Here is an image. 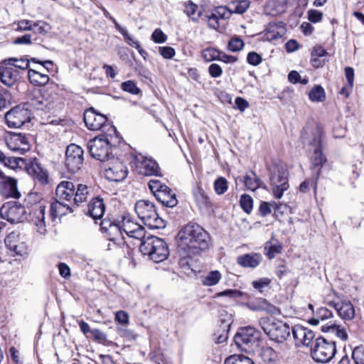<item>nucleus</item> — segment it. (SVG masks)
I'll return each instance as SVG.
<instances>
[{"label":"nucleus","mask_w":364,"mask_h":364,"mask_svg":"<svg viewBox=\"0 0 364 364\" xmlns=\"http://www.w3.org/2000/svg\"><path fill=\"white\" fill-rule=\"evenodd\" d=\"M8 148L16 152L24 154L29 151L30 144L25 134L11 132L6 138Z\"/></svg>","instance_id":"17"},{"label":"nucleus","mask_w":364,"mask_h":364,"mask_svg":"<svg viewBox=\"0 0 364 364\" xmlns=\"http://www.w3.org/2000/svg\"><path fill=\"white\" fill-rule=\"evenodd\" d=\"M84 122L86 127L90 130H100L104 129L107 118L105 115L97 113L93 108L87 109L84 113Z\"/></svg>","instance_id":"20"},{"label":"nucleus","mask_w":364,"mask_h":364,"mask_svg":"<svg viewBox=\"0 0 364 364\" xmlns=\"http://www.w3.org/2000/svg\"><path fill=\"white\" fill-rule=\"evenodd\" d=\"M151 39L156 43H163L166 41L167 36L160 28H156L151 35Z\"/></svg>","instance_id":"58"},{"label":"nucleus","mask_w":364,"mask_h":364,"mask_svg":"<svg viewBox=\"0 0 364 364\" xmlns=\"http://www.w3.org/2000/svg\"><path fill=\"white\" fill-rule=\"evenodd\" d=\"M247 307L255 311H264L269 314H275L279 312V309L274 305L269 304L264 299H257L247 304Z\"/></svg>","instance_id":"29"},{"label":"nucleus","mask_w":364,"mask_h":364,"mask_svg":"<svg viewBox=\"0 0 364 364\" xmlns=\"http://www.w3.org/2000/svg\"><path fill=\"white\" fill-rule=\"evenodd\" d=\"M262 357L269 361L275 360L277 358V353L275 350L271 347H266L262 349Z\"/></svg>","instance_id":"60"},{"label":"nucleus","mask_w":364,"mask_h":364,"mask_svg":"<svg viewBox=\"0 0 364 364\" xmlns=\"http://www.w3.org/2000/svg\"><path fill=\"white\" fill-rule=\"evenodd\" d=\"M159 53L166 59H171L175 55V50L170 46L159 47Z\"/></svg>","instance_id":"62"},{"label":"nucleus","mask_w":364,"mask_h":364,"mask_svg":"<svg viewBox=\"0 0 364 364\" xmlns=\"http://www.w3.org/2000/svg\"><path fill=\"white\" fill-rule=\"evenodd\" d=\"M75 193V186L73 183L68 181L60 182L56 187L55 196L56 198L70 202L73 200Z\"/></svg>","instance_id":"27"},{"label":"nucleus","mask_w":364,"mask_h":364,"mask_svg":"<svg viewBox=\"0 0 364 364\" xmlns=\"http://www.w3.org/2000/svg\"><path fill=\"white\" fill-rule=\"evenodd\" d=\"M83 160V150L80 146L75 144L68 146L65 152V165L69 172L75 173L79 171L82 165Z\"/></svg>","instance_id":"15"},{"label":"nucleus","mask_w":364,"mask_h":364,"mask_svg":"<svg viewBox=\"0 0 364 364\" xmlns=\"http://www.w3.org/2000/svg\"><path fill=\"white\" fill-rule=\"evenodd\" d=\"M4 64L9 65L10 66L14 67V68H19L21 70H26L29 68V61L26 58H9L4 60Z\"/></svg>","instance_id":"41"},{"label":"nucleus","mask_w":364,"mask_h":364,"mask_svg":"<svg viewBox=\"0 0 364 364\" xmlns=\"http://www.w3.org/2000/svg\"><path fill=\"white\" fill-rule=\"evenodd\" d=\"M31 112L25 105L16 106L6 112L5 119L11 128H20L31 119Z\"/></svg>","instance_id":"12"},{"label":"nucleus","mask_w":364,"mask_h":364,"mask_svg":"<svg viewBox=\"0 0 364 364\" xmlns=\"http://www.w3.org/2000/svg\"><path fill=\"white\" fill-rule=\"evenodd\" d=\"M28 77L31 83L36 86L46 85L49 81V77L47 74L41 73L34 69H28Z\"/></svg>","instance_id":"34"},{"label":"nucleus","mask_w":364,"mask_h":364,"mask_svg":"<svg viewBox=\"0 0 364 364\" xmlns=\"http://www.w3.org/2000/svg\"><path fill=\"white\" fill-rule=\"evenodd\" d=\"M352 358L355 364H364V350L360 347H356L352 353Z\"/></svg>","instance_id":"57"},{"label":"nucleus","mask_w":364,"mask_h":364,"mask_svg":"<svg viewBox=\"0 0 364 364\" xmlns=\"http://www.w3.org/2000/svg\"><path fill=\"white\" fill-rule=\"evenodd\" d=\"M0 192L6 198H19L21 193L17 188V181L12 177L6 176L0 171Z\"/></svg>","instance_id":"22"},{"label":"nucleus","mask_w":364,"mask_h":364,"mask_svg":"<svg viewBox=\"0 0 364 364\" xmlns=\"http://www.w3.org/2000/svg\"><path fill=\"white\" fill-rule=\"evenodd\" d=\"M105 211V205L100 198H93L88 204V214L94 220L101 219Z\"/></svg>","instance_id":"30"},{"label":"nucleus","mask_w":364,"mask_h":364,"mask_svg":"<svg viewBox=\"0 0 364 364\" xmlns=\"http://www.w3.org/2000/svg\"><path fill=\"white\" fill-rule=\"evenodd\" d=\"M328 304L334 308L338 316L343 320H351L355 316V309L353 304L348 301L331 300L327 301Z\"/></svg>","instance_id":"24"},{"label":"nucleus","mask_w":364,"mask_h":364,"mask_svg":"<svg viewBox=\"0 0 364 364\" xmlns=\"http://www.w3.org/2000/svg\"><path fill=\"white\" fill-rule=\"evenodd\" d=\"M225 364H254V363L245 355H233L226 358Z\"/></svg>","instance_id":"47"},{"label":"nucleus","mask_w":364,"mask_h":364,"mask_svg":"<svg viewBox=\"0 0 364 364\" xmlns=\"http://www.w3.org/2000/svg\"><path fill=\"white\" fill-rule=\"evenodd\" d=\"M228 188V182L224 177H219L214 181V190L218 195L224 194Z\"/></svg>","instance_id":"48"},{"label":"nucleus","mask_w":364,"mask_h":364,"mask_svg":"<svg viewBox=\"0 0 364 364\" xmlns=\"http://www.w3.org/2000/svg\"><path fill=\"white\" fill-rule=\"evenodd\" d=\"M122 232H124L129 237L143 240L145 237L144 228L139 224L134 223L129 215L122 218Z\"/></svg>","instance_id":"21"},{"label":"nucleus","mask_w":364,"mask_h":364,"mask_svg":"<svg viewBox=\"0 0 364 364\" xmlns=\"http://www.w3.org/2000/svg\"><path fill=\"white\" fill-rule=\"evenodd\" d=\"M135 211L145 225L150 229H160L166 226L164 220L159 216L152 202L140 200L135 204Z\"/></svg>","instance_id":"3"},{"label":"nucleus","mask_w":364,"mask_h":364,"mask_svg":"<svg viewBox=\"0 0 364 364\" xmlns=\"http://www.w3.org/2000/svg\"><path fill=\"white\" fill-rule=\"evenodd\" d=\"M134 168L135 171L143 176H159L160 168L157 162L151 158H147L141 154L134 156Z\"/></svg>","instance_id":"14"},{"label":"nucleus","mask_w":364,"mask_h":364,"mask_svg":"<svg viewBox=\"0 0 364 364\" xmlns=\"http://www.w3.org/2000/svg\"><path fill=\"white\" fill-rule=\"evenodd\" d=\"M321 136L322 132L317 127L312 132V139L309 142L313 150V154L311 156L312 168H318L316 172L315 181L313 183L315 186L317 185V181L321 175V168L327 161V159L322 151Z\"/></svg>","instance_id":"6"},{"label":"nucleus","mask_w":364,"mask_h":364,"mask_svg":"<svg viewBox=\"0 0 364 364\" xmlns=\"http://www.w3.org/2000/svg\"><path fill=\"white\" fill-rule=\"evenodd\" d=\"M241 296V292L237 289H227L216 294V297L228 296L230 298H238Z\"/></svg>","instance_id":"61"},{"label":"nucleus","mask_w":364,"mask_h":364,"mask_svg":"<svg viewBox=\"0 0 364 364\" xmlns=\"http://www.w3.org/2000/svg\"><path fill=\"white\" fill-rule=\"evenodd\" d=\"M336 353V342L328 341L323 337L317 338L311 347V356L316 363H328L335 356Z\"/></svg>","instance_id":"7"},{"label":"nucleus","mask_w":364,"mask_h":364,"mask_svg":"<svg viewBox=\"0 0 364 364\" xmlns=\"http://www.w3.org/2000/svg\"><path fill=\"white\" fill-rule=\"evenodd\" d=\"M121 89L132 95H138L141 91L133 80L123 82L121 84Z\"/></svg>","instance_id":"54"},{"label":"nucleus","mask_w":364,"mask_h":364,"mask_svg":"<svg viewBox=\"0 0 364 364\" xmlns=\"http://www.w3.org/2000/svg\"><path fill=\"white\" fill-rule=\"evenodd\" d=\"M260 335V332L254 327H242L238 329L234 341L241 351L250 353L259 346Z\"/></svg>","instance_id":"5"},{"label":"nucleus","mask_w":364,"mask_h":364,"mask_svg":"<svg viewBox=\"0 0 364 364\" xmlns=\"http://www.w3.org/2000/svg\"><path fill=\"white\" fill-rule=\"evenodd\" d=\"M47 94H43L38 89H33L27 92V102L25 105L29 108L33 107L39 110L50 109L53 100L47 97Z\"/></svg>","instance_id":"16"},{"label":"nucleus","mask_w":364,"mask_h":364,"mask_svg":"<svg viewBox=\"0 0 364 364\" xmlns=\"http://www.w3.org/2000/svg\"><path fill=\"white\" fill-rule=\"evenodd\" d=\"M149 188L156 198L163 205L173 208L178 203L176 194L171 189L161 183L159 180L152 179L149 182Z\"/></svg>","instance_id":"9"},{"label":"nucleus","mask_w":364,"mask_h":364,"mask_svg":"<svg viewBox=\"0 0 364 364\" xmlns=\"http://www.w3.org/2000/svg\"><path fill=\"white\" fill-rule=\"evenodd\" d=\"M323 14L317 10L311 9L308 11V18L312 23H318L321 21Z\"/></svg>","instance_id":"63"},{"label":"nucleus","mask_w":364,"mask_h":364,"mask_svg":"<svg viewBox=\"0 0 364 364\" xmlns=\"http://www.w3.org/2000/svg\"><path fill=\"white\" fill-rule=\"evenodd\" d=\"M222 278L221 273L218 270L210 271L206 275L201 277V282L205 286L217 284Z\"/></svg>","instance_id":"38"},{"label":"nucleus","mask_w":364,"mask_h":364,"mask_svg":"<svg viewBox=\"0 0 364 364\" xmlns=\"http://www.w3.org/2000/svg\"><path fill=\"white\" fill-rule=\"evenodd\" d=\"M281 205V203H277L275 202H272V203L262 202L259 208V211L262 217H265L271 213L270 206L274 207L276 210H279Z\"/></svg>","instance_id":"51"},{"label":"nucleus","mask_w":364,"mask_h":364,"mask_svg":"<svg viewBox=\"0 0 364 364\" xmlns=\"http://www.w3.org/2000/svg\"><path fill=\"white\" fill-rule=\"evenodd\" d=\"M262 56L255 51L250 52L247 56V61L249 64L256 66L261 63Z\"/></svg>","instance_id":"59"},{"label":"nucleus","mask_w":364,"mask_h":364,"mask_svg":"<svg viewBox=\"0 0 364 364\" xmlns=\"http://www.w3.org/2000/svg\"><path fill=\"white\" fill-rule=\"evenodd\" d=\"M269 181L272 195L280 199L289 188L287 169L283 166L274 165L270 168Z\"/></svg>","instance_id":"8"},{"label":"nucleus","mask_w":364,"mask_h":364,"mask_svg":"<svg viewBox=\"0 0 364 364\" xmlns=\"http://www.w3.org/2000/svg\"><path fill=\"white\" fill-rule=\"evenodd\" d=\"M267 9L272 15H277L284 10V1L269 0L267 4Z\"/></svg>","instance_id":"42"},{"label":"nucleus","mask_w":364,"mask_h":364,"mask_svg":"<svg viewBox=\"0 0 364 364\" xmlns=\"http://www.w3.org/2000/svg\"><path fill=\"white\" fill-rule=\"evenodd\" d=\"M100 227L109 240L119 245L123 242L122 220L117 221L107 217L102 220Z\"/></svg>","instance_id":"13"},{"label":"nucleus","mask_w":364,"mask_h":364,"mask_svg":"<svg viewBox=\"0 0 364 364\" xmlns=\"http://www.w3.org/2000/svg\"><path fill=\"white\" fill-rule=\"evenodd\" d=\"M45 210L46 207L42 203H36L31 210L28 218L37 228V230L41 234H45L46 232L45 223Z\"/></svg>","instance_id":"19"},{"label":"nucleus","mask_w":364,"mask_h":364,"mask_svg":"<svg viewBox=\"0 0 364 364\" xmlns=\"http://www.w3.org/2000/svg\"><path fill=\"white\" fill-rule=\"evenodd\" d=\"M117 30L124 36L126 42L131 46L134 47L139 53L143 56L144 54H146V51L144 50L139 44L138 41L134 40L132 36L129 35L127 30L124 28H122L119 24H117Z\"/></svg>","instance_id":"36"},{"label":"nucleus","mask_w":364,"mask_h":364,"mask_svg":"<svg viewBox=\"0 0 364 364\" xmlns=\"http://www.w3.org/2000/svg\"><path fill=\"white\" fill-rule=\"evenodd\" d=\"M65 201L55 198L50 204V214L53 218L62 217L69 213H73V210L70 205Z\"/></svg>","instance_id":"31"},{"label":"nucleus","mask_w":364,"mask_h":364,"mask_svg":"<svg viewBox=\"0 0 364 364\" xmlns=\"http://www.w3.org/2000/svg\"><path fill=\"white\" fill-rule=\"evenodd\" d=\"M309 99L313 102H323L325 98V91L320 85L314 87L309 94Z\"/></svg>","instance_id":"45"},{"label":"nucleus","mask_w":364,"mask_h":364,"mask_svg":"<svg viewBox=\"0 0 364 364\" xmlns=\"http://www.w3.org/2000/svg\"><path fill=\"white\" fill-rule=\"evenodd\" d=\"M245 46L244 41L238 36H233L228 42V48L232 52L241 50Z\"/></svg>","instance_id":"50"},{"label":"nucleus","mask_w":364,"mask_h":364,"mask_svg":"<svg viewBox=\"0 0 364 364\" xmlns=\"http://www.w3.org/2000/svg\"><path fill=\"white\" fill-rule=\"evenodd\" d=\"M244 183L247 189L255 191L262 186V182L254 171H250V173L245 175Z\"/></svg>","instance_id":"35"},{"label":"nucleus","mask_w":364,"mask_h":364,"mask_svg":"<svg viewBox=\"0 0 364 364\" xmlns=\"http://www.w3.org/2000/svg\"><path fill=\"white\" fill-rule=\"evenodd\" d=\"M293 337L297 345L309 346L314 341L315 333L311 329L301 326H295L291 328Z\"/></svg>","instance_id":"25"},{"label":"nucleus","mask_w":364,"mask_h":364,"mask_svg":"<svg viewBox=\"0 0 364 364\" xmlns=\"http://www.w3.org/2000/svg\"><path fill=\"white\" fill-rule=\"evenodd\" d=\"M267 38L274 40L282 38L285 33L284 23L279 22H270L265 29Z\"/></svg>","instance_id":"32"},{"label":"nucleus","mask_w":364,"mask_h":364,"mask_svg":"<svg viewBox=\"0 0 364 364\" xmlns=\"http://www.w3.org/2000/svg\"><path fill=\"white\" fill-rule=\"evenodd\" d=\"M128 173L127 166L118 159H113L111 166L105 168V177L110 181H123Z\"/></svg>","instance_id":"18"},{"label":"nucleus","mask_w":364,"mask_h":364,"mask_svg":"<svg viewBox=\"0 0 364 364\" xmlns=\"http://www.w3.org/2000/svg\"><path fill=\"white\" fill-rule=\"evenodd\" d=\"M220 50L215 48H207L202 51V57L206 62L218 60Z\"/></svg>","instance_id":"46"},{"label":"nucleus","mask_w":364,"mask_h":364,"mask_svg":"<svg viewBox=\"0 0 364 364\" xmlns=\"http://www.w3.org/2000/svg\"><path fill=\"white\" fill-rule=\"evenodd\" d=\"M87 149L92 157L100 161H109L112 158V146L107 137L97 136L90 139Z\"/></svg>","instance_id":"10"},{"label":"nucleus","mask_w":364,"mask_h":364,"mask_svg":"<svg viewBox=\"0 0 364 364\" xmlns=\"http://www.w3.org/2000/svg\"><path fill=\"white\" fill-rule=\"evenodd\" d=\"M262 260L259 254H247L237 257V263L245 267L255 268L257 267Z\"/></svg>","instance_id":"33"},{"label":"nucleus","mask_w":364,"mask_h":364,"mask_svg":"<svg viewBox=\"0 0 364 364\" xmlns=\"http://www.w3.org/2000/svg\"><path fill=\"white\" fill-rule=\"evenodd\" d=\"M213 14L218 18L228 19L231 16L230 8L227 6H218L215 9Z\"/></svg>","instance_id":"55"},{"label":"nucleus","mask_w":364,"mask_h":364,"mask_svg":"<svg viewBox=\"0 0 364 364\" xmlns=\"http://www.w3.org/2000/svg\"><path fill=\"white\" fill-rule=\"evenodd\" d=\"M26 163V159L21 157L9 156L6 161V166L9 167L12 169L17 168H22L25 166Z\"/></svg>","instance_id":"53"},{"label":"nucleus","mask_w":364,"mask_h":364,"mask_svg":"<svg viewBox=\"0 0 364 364\" xmlns=\"http://www.w3.org/2000/svg\"><path fill=\"white\" fill-rule=\"evenodd\" d=\"M333 316L331 311L328 310L326 307H321L318 309L316 313V318H312L310 320V323L313 325H318L319 321H325Z\"/></svg>","instance_id":"44"},{"label":"nucleus","mask_w":364,"mask_h":364,"mask_svg":"<svg viewBox=\"0 0 364 364\" xmlns=\"http://www.w3.org/2000/svg\"><path fill=\"white\" fill-rule=\"evenodd\" d=\"M259 323L264 333L273 341L282 343L290 336V327L285 322L263 317L260 318Z\"/></svg>","instance_id":"4"},{"label":"nucleus","mask_w":364,"mask_h":364,"mask_svg":"<svg viewBox=\"0 0 364 364\" xmlns=\"http://www.w3.org/2000/svg\"><path fill=\"white\" fill-rule=\"evenodd\" d=\"M25 168L27 173L41 184L46 185L48 183V171L41 166L36 159L31 160L28 163L26 162Z\"/></svg>","instance_id":"23"},{"label":"nucleus","mask_w":364,"mask_h":364,"mask_svg":"<svg viewBox=\"0 0 364 364\" xmlns=\"http://www.w3.org/2000/svg\"><path fill=\"white\" fill-rule=\"evenodd\" d=\"M117 30L124 36L126 42L131 46L134 47L139 53L143 56L144 54H146V51L144 50L139 44L138 41L134 40L132 36L129 35L127 30L124 28H122L119 24H117Z\"/></svg>","instance_id":"37"},{"label":"nucleus","mask_w":364,"mask_h":364,"mask_svg":"<svg viewBox=\"0 0 364 364\" xmlns=\"http://www.w3.org/2000/svg\"><path fill=\"white\" fill-rule=\"evenodd\" d=\"M0 215L11 223H18L28 218L25 207L16 202H7L0 208Z\"/></svg>","instance_id":"11"},{"label":"nucleus","mask_w":364,"mask_h":364,"mask_svg":"<svg viewBox=\"0 0 364 364\" xmlns=\"http://www.w3.org/2000/svg\"><path fill=\"white\" fill-rule=\"evenodd\" d=\"M210 243L208 232L196 224H188L178 233V246L188 255L208 249Z\"/></svg>","instance_id":"1"},{"label":"nucleus","mask_w":364,"mask_h":364,"mask_svg":"<svg viewBox=\"0 0 364 364\" xmlns=\"http://www.w3.org/2000/svg\"><path fill=\"white\" fill-rule=\"evenodd\" d=\"M19 73L12 66L4 64V60L0 63V80L1 82L9 87L16 85Z\"/></svg>","instance_id":"26"},{"label":"nucleus","mask_w":364,"mask_h":364,"mask_svg":"<svg viewBox=\"0 0 364 364\" xmlns=\"http://www.w3.org/2000/svg\"><path fill=\"white\" fill-rule=\"evenodd\" d=\"M208 72L211 77H218L222 75L223 70L219 65L216 63H212L208 68Z\"/></svg>","instance_id":"64"},{"label":"nucleus","mask_w":364,"mask_h":364,"mask_svg":"<svg viewBox=\"0 0 364 364\" xmlns=\"http://www.w3.org/2000/svg\"><path fill=\"white\" fill-rule=\"evenodd\" d=\"M11 100V94L0 87V110L5 108Z\"/></svg>","instance_id":"56"},{"label":"nucleus","mask_w":364,"mask_h":364,"mask_svg":"<svg viewBox=\"0 0 364 364\" xmlns=\"http://www.w3.org/2000/svg\"><path fill=\"white\" fill-rule=\"evenodd\" d=\"M139 250L144 255H147L156 263L164 261L169 255L166 243L162 239L155 236H149L144 239Z\"/></svg>","instance_id":"2"},{"label":"nucleus","mask_w":364,"mask_h":364,"mask_svg":"<svg viewBox=\"0 0 364 364\" xmlns=\"http://www.w3.org/2000/svg\"><path fill=\"white\" fill-rule=\"evenodd\" d=\"M184 12L194 21H197L201 16V11L198 10V5L191 1L185 4Z\"/></svg>","instance_id":"40"},{"label":"nucleus","mask_w":364,"mask_h":364,"mask_svg":"<svg viewBox=\"0 0 364 364\" xmlns=\"http://www.w3.org/2000/svg\"><path fill=\"white\" fill-rule=\"evenodd\" d=\"M240 204L242 209L247 214L252 212L253 208V199L247 194H242L240 197Z\"/></svg>","instance_id":"49"},{"label":"nucleus","mask_w":364,"mask_h":364,"mask_svg":"<svg viewBox=\"0 0 364 364\" xmlns=\"http://www.w3.org/2000/svg\"><path fill=\"white\" fill-rule=\"evenodd\" d=\"M321 331L326 333L330 337L336 336L341 341H346L348 339V333L346 329L340 325H337L332 321L321 326Z\"/></svg>","instance_id":"28"},{"label":"nucleus","mask_w":364,"mask_h":364,"mask_svg":"<svg viewBox=\"0 0 364 364\" xmlns=\"http://www.w3.org/2000/svg\"><path fill=\"white\" fill-rule=\"evenodd\" d=\"M250 6V1L248 0H240L239 1H234L230 5L231 14H244Z\"/></svg>","instance_id":"43"},{"label":"nucleus","mask_w":364,"mask_h":364,"mask_svg":"<svg viewBox=\"0 0 364 364\" xmlns=\"http://www.w3.org/2000/svg\"><path fill=\"white\" fill-rule=\"evenodd\" d=\"M282 248V245L279 242L272 244L270 242H267L265 245V250H267V256L269 259H273L277 254L281 252Z\"/></svg>","instance_id":"52"},{"label":"nucleus","mask_w":364,"mask_h":364,"mask_svg":"<svg viewBox=\"0 0 364 364\" xmlns=\"http://www.w3.org/2000/svg\"><path fill=\"white\" fill-rule=\"evenodd\" d=\"M88 195L87 186L84 184H78L75 189L73 202L76 205L85 202Z\"/></svg>","instance_id":"39"}]
</instances>
